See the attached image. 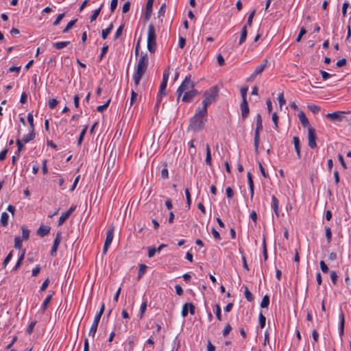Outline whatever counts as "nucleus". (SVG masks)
Returning <instances> with one entry per match:
<instances>
[{
	"instance_id": "nucleus-63",
	"label": "nucleus",
	"mask_w": 351,
	"mask_h": 351,
	"mask_svg": "<svg viewBox=\"0 0 351 351\" xmlns=\"http://www.w3.org/2000/svg\"><path fill=\"white\" fill-rule=\"evenodd\" d=\"M211 232L213 235L214 239L216 241H219L221 239V237H220L219 232H217L215 228H212Z\"/></svg>"
},
{
	"instance_id": "nucleus-14",
	"label": "nucleus",
	"mask_w": 351,
	"mask_h": 351,
	"mask_svg": "<svg viewBox=\"0 0 351 351\" xmlns=\"http://www.w3.org/2000/svg\"><path fill=\"white\" fill-rule=\"evenodd\" d=\"M240 108L242 119L245 120L248 116L250 112L247 100H242Z\"/></svg>"
},
{
	"instance_id": "nucleus-54",
	"label": "nucleus",
	"mask_w": 351,
	"mask_h": 351,
	"mask_svg": "<svg viewBox=\"0 0 351 351\" xmlns=\"http://www.w3.org/2000/svg\"><path fill=\"white\" fill-rule=\"evenodd\" d=\"M255 12H256V10H253L250 14V15L248 16V18H247V23L245 25H247V26H251L252 24V21H253V18L254 16V14H255Z\"/></svg>"
},
{
	"instance_id": "nucleus-55",
	"label": "nucleus",
	"mask_w": 351,
	"mask_h": 351,
	"mask_svg": "<svg viewBox=\"0 0 351 351\" xmlns=\"http://www.w3.org/2000/svg\"><path fill=\"white\" fill-rule=\"evenodd\" d=\"M320 269L323 273H328L329 269L324 261L319 262Z\"/></svg>"
},
{
	"instance_id": "nucleus-10",
	"label": "nucleus",
	"mask_w": 351,
	"mask_h": 351,
	"mask_svg": "<svg viewBox=\"0 0 351 351\" xmlns=\"http://www.w3.org/2000/svg\"><path fill=\"white\" fill-rule=\"evenodd\" d=\"M75 208H76V206L72 205L67 211H66L65 213H64L61 215V216L60 217L59 220H58V226H62L65 222V221L70 217V215L72 214V213L74 212Z\"/></svg>"
},
{
	"instance_id": "nucleus-51",
	"label": "nucleus",
	"mask_w": 351,
	"mask_h": 351,
	"mask_svg": "<svg viewBox=\"0 0 351 351\" xmlns=\"http://www.w3.org/2000/svg\"><path fill=\"white\" fill-rule=\"evenodd\" d=\"M14 247L16 249H21L22 247V241L19 237L14 238Z\"/></svg>"
},
{
	"instance_id": "nucleus-49",
	"label": "nucleus",
	"mask_w": 351,
	"mask_h": 351,
	"mask_svg": "<svg viewBox=\"0 0 351 351\" xmlns=\"http://www.w3.org/2000/svg\"><path fill=\"white\" fill-rule=\"evenodd\" d=\"M272 121L274 124V128L276 130L278 129V116L276 112H274L272 114Z\"/></svg>"
},
{
	"instance_id": "nucleus-25",
	"label": "nucleus",
	"mask_w": 351,
	"mask_h": 351,
	"mask_svg": "<svg viewBox=\"0 0 351 351\" xmlns=\"http://www.w3.org/2000/svg\"><path fill=\"white\" fill-rule=\"evenodd\" d=\"M34 138H35L34 130L31 129L30 132L23 137V138L22 139V141L24 143H27L29 141H32Z\"/></svg>"
},
{
	"instance_id": "nucleus-15",
	"label": "nucleus",
	"mask_w": 351,
	"mask_h": 351,
	"mask_svg": "<svg viewBox=\"0 0 351 351\" xmlns=\"http://www.w3.org/2000/svg\"><path fill=\"white\" fill-rule=\"evenodd\" d=\"M267 63L268 60L267 59L264 60L263 62L256 68L254 73L251 75V78H254L256 75L261 74L265 70Z\"/></svg>"
},
{
	"instance_id": "nucleus-17",
	"label": "nucleus",
	"mask_w": 351,
	"mask_h": 351,
	"mask_svg": "<svg viewBox=\"0 0 351 351\" xmlns=\"http://www.w3.org/2000/svg\"><path fill=\"white\" fill-rule=\"evenodd\" d=\"M247 182H248L250 191V199L252 200L253 197H254V182H253V179H252V176L250 172H247Z\"/></svg>"
},
{
	"instance_id": "nucleus-35",
	"label": "nucleus",
	"mask_w": 351,
	"mask_h": 351,
	"mask_svg": "<svg viewBox=\"0 0 351 351\" xmlns=\"http://www.w3.org/2000/svg\"><path fill=\"white\" fill-rule=\"evenodd\" d=\"M245 298L246 300L249 302H252L254 300V296L252 294V293L249 291L248 288L247 287H245Z\"/></svg>"
},
{
	"instance_id": "nucleus-64",
	"label": "nucleus",
	"mask_w": 351,
	"mask_h": 351,
	"mask_svg": "<svg viewBox=\"0 0 351 351\" xmlns=\"http://www.w3.org/2000/svg\"><path fill=\"white\" fill-rule=\"evenodd\" d=\"M58 105V101L56 99H52L49 101V107L50 109H54Z\"/></svg>"
},
{
	"instance_id": "nucleus-39",
	"label": "nucleus",
	"mask_w": 351,
	"mask_h": 351,
	"mask_svg": "<svg viewBox=\"0 0 351 351\" xmlns=\"http://www.w3.org/2000/svg\"><path fill=\"white\" fill-rule=\"evenodd\" d=\"M167 86V83L165 82H161L160 89L158 93H160L161 95H166V88Z\"/></svg>"
},
{
	"instance_id": "nucleus-38",
	"label": "nucleus",
	"mask_w": 351,
	"mask_h": 351,
	"mask_svg": "<svg viewBox=\"0 0 351 351\" xmlns=\"http://www.w3.org/2000/svg\"><path fill=\"white\" fill-rule=\"evenodd\" d=\"M12 255H13V251L12 250L7 255V256L5 257V258L4 259V261H3V263H2V265H3V268H5L7 266V265L8 264V263L10 261V260L12 258Z\"/></svg>"
},
{
	"instance_id": "nucleus-27",
	"label": "nucleus",
	"mask_w": 351,
	"mask_h": 351,
	"mask_svg": "<svg viewBox=\"0 0 351 351\" xmlns=\"http://www.w3.org/2000/svg\"><path fill=\"white\" fill-rule=\"evenodd\" d=\"M113 28V24L110 23L108 27L105 29H103L101 32V37L104 40L106 39L109 34L111 32Z\"/></svg>"
},
{
	"instance_id": "nucleus-62",
	"label": "nucleus",
	"mask_w": 351,
	"mask_h": 351,
	"mask_svg": "<svg viewBox=\"0 0 351 351\" xmlns=\"http://www.w3.org/2000/svg\"><path fill=\"white\" fill-rule=\"evenodd\" d=\"M232 330V327L230 324H227L223 330V335L226 337Z\"/></svg>"
},
{
	"instance_id": "nucleus-59",
	"label": "nucleus",
	"mask_w": 351,
	"mask_h": 351,
	"mask_svg": "<svg viewBox=\"0 0 351 351\" xmlns=\"http://www.w3.org/2000/svg\"><path fill=\"white\" fill-rule=\"evenodd\" d=\"M248 88L247 86H243L241 88V95L242 97V100H247V92Z\"/></svg>"
},
{
	"instance_id": "nucleus-6",
	"label": "nucleus",
	"mask_w": 351,
	"mask_h": 351,
	"mask_svg": "<svg viewBox=\"0 0 351 351\" xmlns=\"http://www.w3.org/2000/svg\"><path fill=\"white\" fill-rule=\"evenodd\" d=\"M194 87L195 84L191 81V75L189 74L185 77L184 80L176 90L178 99L183 93L191 90L193 89Z\"/></svg>"
},
{
	"instance_id": "nucleus-26",
	"label": "nucleus",
	"mask_w": 351,
	"mask_h": 351,
	"mask_svg": "<svg viewBox=\"0 0 351 351\" xmlns=\"http://www.w3.org/2000/svg\"><path fill=\"white\" fill-rule=\"evenodd\" d=\"M69 44H70V41H62V42L53 43V46L56 49H61L64 47H67Z\"/></svg>"
},
{
	"instance_id": "nucleus-61",
	"label": "nucleus",
	"mask_w": 351,
	"mask_h": 351,
	"mask_svg": "<svg viewBox=\"0 0 351 351\" xmlns=\"http://www.w3.org/2000/svg\"><path fill=\"white\" fill-rule=\"evenodd\" d=\"M226 193L228 198L231 199L234 196V191L230 186L226 189Z\"/></svg>"
},
{
	"instance_id": "nucleus-11",
	"label": "nucleus",
	"mask_w": 351,
	"mask_h": 351,
	"mask_svg": "<svg viewBox=\"0 0 351 351\" xmlns=\"http://www.w3.org/2000/svg\"><path fill=\"white\" fill-rule=\"evenodd\" d=\"M61 239H62L61 232H58L56 235V238H55V239L53 241V246H52L51 252H50V254L52 256H54L56 254L58 247V246H59V245L60 243V241H61Z\"/></svg>"
},
{
	"instance_id": "nucleus-18",
	"label": "nucleus",
	"mask_w": 351,
	"mask_h": 351,
	"mask_svg": "<svg viewBox=\"0 0 351 351\" xmlns=\"http://www.w3.org/2000/svg\"><path fill=\"white\" fill-rule=\"evenodd\" d=\"M51 228L47 226L42 225L37 230V234L41 237L47 235L50 232Z\"/></svg>"
},
{
	"instance_id": "nucleus-32",
	"label": "nucleus",
	"mask_w": 351,
	"mask_h": 351,
	"mask_svg": "<svg viewBox=\"0 0 351 351\" xmlns=\"http://www.w3.org/2000/svg\"><path fill=\"white\" fill-rule=\"evenodd\" d=\"M51 298H52V295H49L47 296V298L43 301V302L42 304V307H41L43 313L46 311L49 303L51 300Z\"/></svg>"
},
{
	"instance_id": "nucleus-50",
	"label": "nucleus",
	"mask_w": 351,
	"mask_h": 351,
	"mask_svg": "<svg viewBox=\"0 0 351 351\" xmlns=\"http://www.w3.org/2000/svg\"><path fill=\"white\" fill-rule=\"evenodd\" d=\"M110 103V99H109L106 103H105L104 105L99 106L97 108V110L99 112H104L109 106Z\"/></svg>"
},
{
	"instance_id": "nucleus-52",
	"label": "nucleus",
	"mask_w": 351,
	"mask_h": 351,
	"mask_svg": "<svg viewBox=\"0 0 351 351\" xmlns=\"http://www.w3.org/2000/svg\"><path fill=\"white\" fill-rule=\"evenodd\" d=\"M36 324V321L32 322L29 324V326H27V330H26V332L28 335H30L33 332V330H34Z\"/></svg>"
},
{
	"instance_id": "nucleus-60",
	"label": "nucleus",
	"mask_w": 351,
	"mask_h": 351,
	"mask_svg": "<svg viewBox=\"0 0 351 351\" xmlns=\"http://www.w3.org/2000/svg\"><path fill=\"white\" fill-rule=\"evenodd\" d=\"M123 27H124V25L122 24L121 25H120L119 27V28L117 29L116 31V33L114 34V39H117L119 38V36L121 35L122 34V32H123Z\"/></svg>"
},
{
	"instance_id": "nucleus-58",
	"label": "nucleus",
	"mask_w": 351,
	"mask_h": 351,
	"mask_svg": "<svg viewBox=\"0 0 351 351\" xmlns=\"http://www.w3.org/2000/svg\"><path fill=\"white\" fill-rule=\"evenodd\" d=\"M337 278H338V276H337V273L335 271H332L330 272V279L334 285H337Z\"/></svg>"
},
{
	"instance_id": "nucleus-2",
	"label": "nucleus",
	"mask_w": 351,
	"mask_h": 351,
	"mask_svg": "<svg viewBox=\"0 0 351 351\" xmlns=\"http://www.w3.org/2000/svg\"><path fill=\"white\" fill-rule=\"evenodd\" d=\"M147 66L148 58L147 55L145 53L140 57L133 76L134 82L136 86L139 85L140 81L147 69Z\"/></svg>"
},
{
	"instance_id": "nucleus-48",
	"label": "nucleus",
	"mask_w": 351,
	"mask_h": 351,
	"mask_svg": "<svg viewBox=\"0 0 351 351\" xmlns=\"http://www.w3.org/2000/svg\"><path fill=\"white\" fill-rule=\"evenodd\" d=\"M189 152L191 155H195V153H196V149H195V145H194V140H191L189 143Z\"/></svg>"
},
{
	"instance_id": "nucleus-9",
	"label": "nucleus",
	"mask_w": 351,
	"mask_h": 351,
	"mask_svg": "<svg viewBox=\"0 0 351 351\" xmlns=\"http://www.w3.org/2000/svg\"><path fill=\"white\" fill-rule=\"evenodd\" d=\"M197 94L198 91L195 88L186 91L184 93L182 101L186 103H190Z\"/></svg>"
},
{
	"instance_id": "nucleus-40",
	"label": "nucleus",
	"mask_w": 351,
	"mask_h": 351,
	"mask_svg": "<svg viewBox=\"0 0 351 351\" xmlns=\"http://www.w3.org/2000/svg\"><path fill=\"white\" fill-rule=\"evenodd\" d=\"M22 230V237L23 239L27 240L29 239V230L25 228V226H23L21 228Z\"/></svg>"
},
{
	"instance_id": "nucleus-44",
	"label": "nucleus",
	"mask_w": 351,
	"mask_h": 351,
	"mask_svg": "<svg viewBox=\"0 0 351 351\" xmlns=\"http://www.w3.org/2000/svg\"><path fill=\"white\" fill-rule=\"evenodd\" d=\"M185 195H186L187 207H188V209H189L191 207V194H190L188 189H185Z\"/></svg>"
},
{
	"instance_id": "nucleus-28",
	"label": "nucleus",
	"mask_w": 351,
	"mask_h": 351,
	"mask_svg": "<svg viewBox=\"0 0 351 351\" xmlns=\"http://www.w3.org/2000/svg\"><path fill=\"white\" fill-rule=\"evenodd\" d=\"M211 152L210 146L208 144L206 145V163L208 165H211Z\"/></svg>"
},
{
	"instance_id": "nucleus-29",
	"label": "nucleus",
	"mask_w": 351,
	"mask_h": 351,
	"mask_svg": "<svg viewBox=\"0 0 351 351\" xmlns=\"http://www.w3.org/2000/svg\"><path fill=\"white\" fill-rule=\"evenodd\" d=\"M9 215L7 213L3 212L1 216V223L3 226H6L8 223Z\"/></svg>"
},
{
	"instance_id": "nucleus-46",
	"label": "nucleus",
	"mask_w": 351,
	"mask_h": 351,
	"mask_svg": "<svg viewBox=\"0 0 351 351\" xmlns=\"http://www.w3.org/2000/svg\"><path fill=\"white\" fill-rule=\"evenodd\" d=\"M189 303H186L183 305L182 309V316L183 317H186L189 313Z\"/></svg>"
},
{
	"instance_id": "nucleus-5",
	"label": "nucleus",
	"mask_w": 351,
	"mask_h": 351,
	"mask_svg": "<svg viewBox=\"0 0 351 351\" xmlns=\"http://www.w3.org/2000/svg\"><path fill=\"white\" fill-rule=\"evenodd\" d=\"M263 130V124H262V118L260 114L256 115V129L254 132V145L255 148V153L256 155L259 154L258 146L260 142V132Z\"/></svg>"
},
{
	"instance_id": "nucleus-41",
	"label": "nucleus",
	"mask_w": 351,
	"mask_h": 351,
	"mask_svg": "<svg viewBox=\"0 0 351 351\" xmlns=\"http://www.w3.org/2000/svg\"><path fill=\"white\" fill-rule=\"evenodd\" d=\"M161 177L163 179H167L169 178V171L166 163L165 164V167L161 171Z\"/></svg>"
},
{
	"instance_id": "nucleus-23",
	"label": "nucleus",
	"mask_w": 351,
	"mask_h": 351,
	"mask_svg": "<svg viewBox=\"0 0 351 351\" xmlns=\"http://www.w3.org/2000/svg\"><path fill=\"white\" fill-rule=\"evenodd\" d=\"M247 35V25H245L241 29L239 45H242L246 40Z\"/></svg>"
},
{
	"instance_id": "nucleus-7",
	"label": "nucleus",
	"mask_w": 351,
	"mask_h": 351,
	"mask_svg": "<svg viewBox=\"0 0 351 351\" xmlns=\"http://www.w3.org/2000/svg\"><path fill=\"white\" fill-rule=\"evenodd\" d=\"M104 310H105V304L102 303L99 311L96 313V315L94 317V320H93L92 325L90 326V328L89 330V332H88L89 336H91L93 337H95V335L97 332V327H98L100 319L104 313Z\"/></svg>"
},
{
	"instance_id": "nucleus-43",
	"label": "nucleus",
	"mask_w": 351,
	"mask_h": 351,
	"mask_svg": "<svg viewBox=\"0 0 351 351\" xmlns=\"http://www.w3.org/2000/svg\"><path fill=\"white\" fill-rule=\"evenodd\" d=\"M101 12V7L99 8L98 9H96L93 13L92 14V15L90 16V22H93L94 21H95L97 18V16H99V13Z\"/></svg>"
},
{
	"instance_id": "nucleus-45",
	"label": "nucleus",
	"mask_w": 351,
	"mask_h": 351,
	"mask_svg": "<svg viewBox=\"0 0 351 351\" xmlns=\"http://www.w3.org/2000/svg\"><path fill=\"white\" fill-rule=\"evenodd\" d=\"M215 308H216V311H215L216 317L217 318V319L219 321H221V307H220L219 304H217L215 305Z\"/></svg>"
},
{
	"instance_id": "nucleus-22",
	"label": "nucleus",
	"mask_w": 351,
	"mask_h": 351,
	"mask_svg": "<svg viewBox=\"0 0 351 351\" xmlns=\"http://www.w3.org/2000/svg\"><path fill=\"white\" fill-rule=\"evenodd\" d=\"M298 118L303 127H306L309 125V121L303 111L299 112Z\"/></svg>"
},
{
	"instance_id": "nucleus-19",
	"label": "nucleus",
	"mask_w": 351,
	"mask_h": 351,
	"mask_svg": "<svg viewBox=\"0 0 351 351\" xmlns=\"http://www.w3.org/2000/svg\"><path fill=\"white\" fill-rule=\"evenodd\" d=\"M339 335L341 337L343 335L344 324H345L344 313L342 311H341V312L339 313Z\"/></svg>"
},
{
	"instance_id": "nucleus-8",
	"label": "nucleus",
	"mask_w": 351,
	"mask_h": 351,
	"mask_svg": "<svg viewBox=\"0 0 351 351\" xmlns=\"http://www.w3.org/2000/svg\"><path fill=\"white\" fill-rule=\"evenodd\" d=\"M317 135L315 130L312 127L308 128V145L311 149H315L317 147L316 143Z\"/></svg>"
},
{
	"instance_id": "nucleus-31",
	"label": "nucleus",
	"mask_w": 351,
	"mask_h": 351,
	"mask_svg": "<svg viewBox=\"0 0 351 351\" xmlns=\"http://www.w3.org/2000/svg\"><path fill=\"white\" fill-rule=\"evenodd\" d=\"M77 21V19L69 21L67 23L65 28L62 30V33L65 34V33L68 32L69 31V29H71L73 27V26L76 23Z\"/></svg>"
},
{
	"instance_id": "nucleus-1",
	"label": "nucleus",
	"mask_w": 351,
	"mask_h": 351,
	"mask_svg": "<svg viewBox=\"0 0 351 351\" xmlns=\"http://www.w3.org/2000/svg\"><path fill=\"white\" fill-rule=\"evenodd\" d=\"M208 111L201 109L199 107L195 110V113L190 119L189 130L198 132L204 129L207 121Z\"/></svg>"
},
{
	"instance_id": "nucleus-12",
	"label": "nucleus",
	"mask_w": 351,
	"mask_h": 351,
	"mask_svg": "<svg viewBox=\"0 0 351 351\" xmlns=\"http://www.w3.org/2000/svg\"><path fill=\"white\" fill-rule=\"evenodd\" d=\"M346 112L344 111H336L332 113H328L326 117L331 121H341L343 119V114Z\"/></svg>"
},
{
	"instance_id": "nucleus-13",
	"label": "nucleus",
	"mask_w": 351,
	"mask_h": 351,
	"mask_svg": "<svg viewBox=\"0 0 351 351\" xmlns=\"http://www.w3.org/2000/svg\"><path fill=\"white\" fill-rule=\"evenodd\" d=\"M154 0H147L145 7V13L144 16V20L145 21H147L152 14L153 11V5H154Z\"/></svg>"
},
{
	"instance_id": "nucleus-47",
	"label": "nucleus",
	"mask_w": 351,
	"mask_h": 351,
	"mask_svg": "<svg viewBox=\"0 0 351 351\" xmlns=\"http://www.w3.org/2000/svg\"><path fill=\"white\" fill-rule=\"evenodd\" d=\"M137 97H138V94L134 90H132L131 92V98H130V107L134 104V103L135 102V101L137 99Z\"/></svg>"
},
{
	"instance_id": "nucleus-16",
	"label": "nucleus",
	"mask_w": 351,
	"mask_h": 351,
	"mask_svg": "<svg viewBox=\"0 0 351 351\" xmlns=\"http://www.w3.org/2000/svg\"><path fill=\"white\" fill-rule=\"evenodd\" d=\"M114 226H111L108 228L106 232V238L104 244L106 245H110L114 237Z\"/></svg>"
},
{
	"instance_id": "nucleus-42",
	"label": "nucleus",
	"mask_w": 351,
	"mask_h": 351,
	"mask_svg": "<svg viewBox=\"0 0 351 351\" xmlns=\"http://www.w3.org/2000/svg\"><path fill=\"white\" fill-rule=\"evenodd\" d=\"M326 237L328 243H330L332 239V232L330 227H325Z\"/></svg>"
},
{
	"instance_id": "nucleus-21",
	"label": "nucleus",
	"mask_w": 351,
	"mask_h": 351,
	"mask_svg": "<svg viewBox=\"0 0 351 351\" xmlns=\"http://www.w3.org/2000/svg\"><path fill=\"white\" fill-rule=\"evenodd\" d=\"M294 147L297 154V156L298 158H301V153H300V138L298 136H294L293 138Z\"/></svg>"
},
{
	"instance_id": "nucleus-4",
	"label": "nucleus",
	"mask_w": 351,
	"mask_h": 351,
	"mask_svg": "<svg viewBox=\"0 0 351 351\" xmlns=\"http://www.w3.org/2000/svg\"><path fill=\"white\" fill-rule=\"evenodd\" d=\"M147 47L150 53H154L156 51V36L155 27L152 23H150L148 26Z\"/></svg>"
},
{
	"instance_id": "nucleus-53",
	"label": "nucleus",
	"mask_w": 351,
	"mask_h": 351,
	"mask_svg": "<svg viewBox=\"0 0 351 351\" xmlns=\"http://www.w3.org/2000/svg\"><path fill=\"white\" fill-rule=\"evenodd\" d=\"M278 101H279L280 108H282V106L283 105H285V103H286V101H285V98H284L283 93H279V94H278Z\"/></svg>"
},
{
	"instance_id": "nucleus-36",
	"label": "nucleus",
	"mask_w": 351,
	"mask_h": 351,
	"mask_svg": "<svg viewBox=\"0 0 351 351\" xmlns=\"http://www.w3.org/2000/svg\"><path fill=\"white\" fill-rule=\"evenodd\" d=\"M87 129H88V126L86 125L83 130L81 131L80 132V136H79V138H78V141H77V145H80L82 144V142L83 141V138L87 132Z\"/></svg>"
},
{
	"instance_id": "nucleus-33",
	"label": "nucleus",
	"mask_w": 351,
	"mask_h": 351,
	"mask_svg": "<svg viewBox=\"0 0 351 351\" xmlns=\"http://www.w3.org/2000/svg\"><path fill=\"white\" fill-rule=\"evenodd\" d=\"M269 304V295H265L263 298L262 301L261 302V307L263 308H267Z\"/></svg>"
},
{
	"instance_id": "nucleus-3",
	"label": "nucleus",
	"mask_w": 351,
	"mask_h": 351,
	"mask_svg": "<svg viewBox=\"0 0 351 351\" xmlns=\"http://www.w3.org/2000/svg\"><path fill=\"white\" fill-rule=\"evenodd\" d=\"M218 95V88L217 86H213L204 93V99L202 101V108L201 109L208 111V107L212 103L215 101Z\"/></svg>"
},
{
	"instance_id": "nucleus-20",
	"label": "nucleus",
	"mask_w": 351,
	"mask_h": 351,
	"mask_svg": "<svg viewBox=\"0 0 351 351\" xmlns=\"http://www.w3.org/2000/svg\"><path fill=\"white\" fill-rule=\"evenodd\" d=\"M278 204L279 202L278 199L274 195H273L271 197V208H273L274 212L275 213L277 217H279Z\"/></svg>"
},
{
	"instance_id": "nucleus-34",
	"label": "nucleus",
	"mask_w": 351,
	"mask_h": 351,
	"mask_svg": "<svg viewBox=\"0 0 351 351\" xmlns=\"http://www.w3.org/2000/svg\"><path fill=\"white\" fill-rule=\"evenodd\" d=\"M147 267L144 264H141L139 266L138 273V278L141 279L143 276L145 274Z\"/></svg>"
},
{
	"instance_id": "nucleus-37",
	"label": "nucleus",
	"mask_w": 351,
	"mask_h": 351,
	"mask_svg": "<svg viewBox=\"0 0 351 351\" xmlns=\"http://www.w3.org/2000/svg\"><path fill=\"white\" fill-rule=\"evenodd\" d=\"M258 322L261 328H263L265 326L266 317L261 312L258 315Z\"/></svg>"
},
{
	"instance_id": "nucleus-56",
	"label": "nucleus",
	"mask_w": 351,
	"mask_h": 351,
	"mask_svg": "<svg viewBox=\"0 0 351 351\" xmlns=\"http://www.w3.org/2000/svg\"><path fill=\"white\" fill-rule=\"evenodd\" d=\"M306 30L305 29V28H304V27H301V29H300V32H299V34H298V37H297V38H296V42H297V43L300 42V40H301V39H302V36H303L304 34H306Z\"/></svg>"
},
{
	"instance_id": "nucleus-57",
	"label": "nucleus",
	"mask_w": 351,
	"mask_h": 351,
	"mask_svg": "<svg viewBox=\"0 0 351 351\" xmlns=\"http://www.w3.org/2000/svg\"><path fill=\"white\" fill-rule=\"evenodd\" d=\"M27 121L29 123L31 126L32 130H34V117L32 112L28 113L27 114Z\"/></svg>"
},
{
	"instance_id": "nucleus-30",
	"label": "nucleus",
	"mask_w": 351,
	"mask_h": 351,
	"mask_svg": "<svg viewBox=\"0 0 351 351\" xmlns=\"http://www.w3.org/2000/svg\"><path fill=\"white\" fill-rule=\"evenodd\" d=\"M308 110L312 112L313 114H317L319 112L321 108L319 106L315 104H308L307 106Z\"/></svg>"
},
{
	"instance_id": "nucleus-24",
	"label": "nucleus",
	"mask_w": 351,
	"mask_h": 351,
	"mask_svg": "<svg viewBox=\"0 0 351 351\" xmlns=\"http://www.w3.org/2000/svg\"><path fill=\"white\" fill-rule=\"evenodd\" d=\"M25 254V250H23L21 256L19 257L15 266L12 269L13 271H16L19 269V268L21 267V265L23 263V261L24 260Z\"/></svg>"
}]
</instances>
